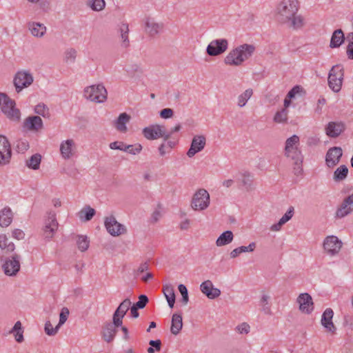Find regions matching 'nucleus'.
Returning <instances> with one entry per match:
<instances>
[{
  "instance_id": "nucleus-1",
  "label": "nucleus",
  "mask_w": 353,
  "mask_h": 353,
  "mask_svg": "<svg viewBox=\"0 0 353 353\" xmlns=\"http://www.w3.org/2000/svg\"><path fill=\"white\" fill-rule=\"evenodd\" d=\"M299 8V0H281L276 10L277 20L294 30L302 29L305 26V19L298 14Z\"/></svg>"
},
{
  "instance_id": "nucleus-2",
  "label": "nucleus",
  "mask_w": 353,
  "mask_h": 353,
  "mask_svg": "<svg viewBox=\"0 0 353 353\" xmlns=\"http://www.w3.org/2000/svg\"><path fill=\"white\" fill-rule=\"evenodd\" d=\"M255 47L253 45H239L228 52L224 58V63L230 66H240L253 55Z\"/></svg>"
},
{
  "instance_id": "nucleus-3",
  "label": "nucleus",
  "mask_w": 353,
  "mask_h": 353,
  "mask_svg": "<svg viewBox=\"0 0 353 353\" xmlns=\"http://www.w3.org/2000/svg\"><path fill=\"white\" fill-rule=\"evenodd\" d=\"M299 137L294 134L288 138L285 143L284 154L285 156L299 165L303 162V155L299 148Z\"/></svg>"
},
{
  "instance_id": "nucleus-4",
  "label": "nucleus",
  "mask_w": 353,
  "mask_h": 353,
  "mask_svg": "<svg viewBox=\"0 0 353 353\" xmlns=\"http://www.w3.org/2000/svg\"><path fill=\"white\" fill-rule=\"evenodd\" d=\"M83 97L92 102L102 103L107 100L108 92L102 83L92 85L85 88Z\"/></svg>"
},
{
  "instance_id": "nucleus-5",
  "label": "nucleus",
  "mask_w": 353,
  "mask_h": 353,
  "mask_svg": "<svg viewBox=\"0 0 353 353\" xmlns=\"http://www.w3.org/2000/svg\"><path fill=\"white\" fill-rule=\"evenodd\" d=\"M0 108L9 119L18 121L20 119V110L16 108L15 101L5 93H0Z\"/></svg>"
},
{
  "instance_id": "nucleus-6",
  "label": "nucleus",
  "mask_w": 353,
  "mask_h": 353,
  "mask_svg": "<svg viewBox=\"0 0 353 353\" xmlns=\"http://www.w3.org/2000/svg\"><path fill=\"white\" fill-rule=\"evenodd\" d=\"M210 204L209 192L204 188L198 189L193 194L190 206L194 211H203L206 210Z\"/></svg>"
},
{
  "instance_id": "nucleus-7",
  "label": "nucleus",
  "mask_w": 353,
  "mask_h": 353,
  "mask_svg": "<svg viewBox=\"0 0 353 353\" xmlns=\"http://www.w3.org/2000/svg\"><path fill=\"white\" fill-rule=\"evenodd\" d=\"M142 134L144 138L149 141L161 138L163 139V141H167L170 138V133H168L165 127L160 124H152L143 128Z\"/></svg>"
},
{
  "instance_id": "nucleus-8",
  "label": "nucleus",
  "mask_w": 353,
  "mask_h": 353,
  "mask_svg": "<svg viewBox=\"0 0 353 353\" xmlns=\"http://www.w3.org/2000/svg\"><path fill=\"white\" fill-rule=\"evenodd\" d=\"M344 72L341 65H334L328 74V85L334 92H339L342 87Z\"/></svg>"
},
{
  "instance_id": "nucleus-9",
  "label": "nucleus",
  "mask_w": 353,
  "mask_h": 353,
  "mask_svg": "<svg viewBox=\"0 0 353 353\" xmlns=\"http://www.w3.org/2000/svg\"><path fill=\"white\" fill-rule=\"evenodd\" d=\"M78 146L73 139H67L61 141L59 153L62 159L71 160L77 156Z\"/></svg>"
},
{
  "instance_id": "nucleus-10",
  "label": "nucleus",
  "mask_w": 353,
  "mask_h": 353,
  "mask_svg": "<svg viewBox=\"0 0 353 353\" xmlns=\"http://www.w3.org/2000/svg\"><path fill=\"white\" fill-rule=\"evenodd\" d=\"M34 81L32 74L27 70L18 71L13 79L16 91L19 93L23 88L29 87Z\"/></svg>"
},
{
  "instance_id": "nucleus-11",
  "label": "nucleus",
  "mask_w": 353,
  "mask_h": 353,
  "mask_svg": "<svg viewBox=\"0 0 353 353\" xmlns=\"http://www.w3.org/2000/svg\"><path fill=\"white\" fill-rule=\"evenodd\" d=\"M229 42L226 39H216L211 41L206 48V53L211 57L223 54L228 48Z\"/></svg>"
},
{
  "instance_id": "nucleus-12",
  "label": "nucleus",
  "mask_w": 353,
  "mask_h": 353,
  "mask_svg": "<svg viewBox=\"0 0 353 353\" xmlns=\"http://www.w3.org/2000/svg\"><path fill=\"white\" fill-rule=\"evenodd\" d=\"M342 245V241L337 236L334 235L325 237L323 243L325 252L330 256L338 254Z\"/></svg>"
},
{
  "instance_id": "nucleus-13",
  "label": "nucleus",
  "mask_w": 353,
  "mask_h": 353,
  "mask_svg": "<svg viewBox=\"0 0 353 353\" xmlns=\"http://www.w3.org/2000/svg\"><path fill=\"white\" fill-rule=\"evenodd\" d=\"M104 225L108 232L113 236H119L126 232L125 225L119 223L114 216L105 217Z\"/></svg>"
},
{
  "instance_id": "nucleus-14",
  "label": "nucleus",
  "mask_w": 353,
  "mask_h": 353,
  "mask_svg": "<svg viewBox=\"0 0 353 353\" xmlns=\"http://www.w3.org/2000/svg\"><path fill=\"white\" fill-rule=\"evenodd\" d=\"M12 157L10 144L8 139L0 135V167L8 164Z\"/></svg>"
},
{
  "instance_id": "nucleus-15",
  "label": "nucleus",
  "mask_w": 353,
  "mask_h": 353,
  "mask_svg": "<svg viewBox=\"0 0 353 353\" xmlns=\"http://www.w3.org/2000/svg\"><path fill=\"white\" fill-rule=\"evenodd\" d=\"M20 257L15 254L11 258L5 260L2 268L6 275L15 276L20 270Z\"/></svg>"
},
{
  "instance_id": "nucleus-16",
  "label": "nucleus",
  "mask_w": 353,
  "mask_h": 353,
  "mask_svg": "<svg viewBox=\"0 0 353 353\" xmlns=\"http://www.w3.org/2000/svg\"><path fill=\"white\" fill-rule=\"evenodd\" d=\"M353 212V193L345 197L337 208L335 218L343 219Z\"/></svg>"
},
{
  "instance_id": "nucleus-17",
  "label": "nucleus",
  "mask_w": 353,
  "mask_h": 353,
  "mask_svg": "<svg viewBox=\"0 0 353 353\" xmlns=\"http://www.w3.org/2000/svg\"><path fill=\"white\" fill-rule=\"evenodd\" d=\"M343 156V150L341 147L330 148L325 155V165L329 168L336 166Z\"/></svg>"
},
{
  "instance_id": "nucleus-18",
  "label": "nucleus",
  "mask_w": 353,
  "mask_h": 353,
  "mask_svg": "<svg viewBox=\"0 0 353 353\" xmlns=\"http://www.w3.org/2000/svg\"><path fill=\"white\" fill-rule=\"evenodd\" d=\"M296 302L299 310L304 314H309L314 310L312 298L308 293H301L296 299Z\"/></svg>"
},
{
  "instance_id": "nucleus-19",
  "label": "nucleus",
  "mask_w": 353,
  "mask_h": 353,
  "mask_svg": "<svg viewBox=\"0 0 353 353\" xmlns=\"http://www.w3.org/2000/svg\"><path fill=\"white\" fill-rule=\"evenodd\" d=\"M206 144V139L203 135H196L193 137L190 148L187 152V156L193 157L196 153L202 151Z\"/></svg>"
},
{
  "instance_id": "nucleus-20",
  "label": "nucleus",
  "mask_w": 353,
  "mask_h": 353,
  "mask_svg": "<svg viewBox=\"0 0 353 353\" xmlns=\"http://www.w3.org/2000/svg\"><path fill=\"white\" fill-rule=\"evenodd\" d=\"M333 316V310L331 308L325 309L321 316V323L327 332L334 334L336 327L332 321Z\"/></svg>"
},
{
  "instance_id": "nucleus-21",
  "label": "nucleus",
  "mask_w": 353,
  "mask_h": 353,
  "mask_svg": "<svg viewBox=\"0 0 353 353\" xmlns=\"http://www.w3.org/2000/svg\"><path fill=\"white\" fill-rule=\"evenodd\" d=\"M58 229V223L55 214L50 213L45 221L43 232L46 238L51 239Z\"/></svg>"
},
{
  "instance_id": "nucleus-22",
  "label": "nucleus",
  "mask_w": 353,
  "mask_h": 353,
  "mask_svg": "<svg viewBox=\"0 0 353 353\" xmlns=\"http://www.w3.org/2000/svg\"><path fill=\"white\" fill-rule=\"evenodd\" d=\"M200 290L210 299H214L221 295V290L215 288L212 282L206 280L200 285Z\"/></svg>"
},
{
  "instance_id": "nucleus-23",
  "label": "nucleus",
  "mask_w": 353,
  "mask_h": 353,
  "mask_svg": "<svg viewBox=\"0 0 353 353\" xmlns=\"http://www.w3.org/2000/svg\"><path fill=\"white\" fill-rule=\"evenodd\" d=\"M143 21L145 30L150 36L154 37L158 34L163 28V24L157 22L154 18L145 17Z\"/></svg>"
},
{
  "instance_id": "nucleus-24",
  "label": "nucleus",
  "mask_w": 353,
  "mask_h": 353,
  "mask_svg": "<svg viewBox=\"0 0 353 353\" xmlns=\"http://www.w3.org/2000/svg\"><path fill=\"white\" fill-rule=\"evenodd\" d=\"M345 129L344 123L341 121H330L325 126V134L331 138L338 137Z\"/></svg>"
},
{
  "instance_id": "nucleus-25",
  "label": "nucleus",
  "mask_w": 353,
  "mask_h": 353,
  "mask_svg": "<svg viewBox=\"0 0 353 353\" xmlns=\"http://www.w3.org/2000/svg\"><path fill=\"white\" fill-rule=\"evenodd\" d=\"M131 301L129 299H125L122 303H120L116 311L113 314V321L117 325H122L123 318L124 317L126 312L130 309Z\"/></svg>"
},
{
  "instance_id": "nucleus-26",
  "label": "nucleus",
  "mask_w": 353,
  "mask_h": 353,
  "mask_svg": "<svg viewBox=\"0 0 353 353\" xmlns=\"http://www.w3.org/2000/svg\"><path fill=\"white\" fill-rule=\"evenodd\" d=\"M122 325H117L114 321L112 323H106L102 330V337L107 343H111L114 341L117 330V328Z\"/></svg>"
},
{
  "instance_id": "nucleus-27",
  "label": "nucleus",
  "mask_w": 353,
  "mask_h": 353,
  "mask_svg": "<svg viewBox=\"0 0 353 353\" xmlns=\"http://www.w3.org/2000/svg\"><path fill=\"white\" fill-rule=\"evenodd\" d=\"M294 214V208L293 206H290L288 209L287 212L284 214V215L279 219V221L270 226V230L272 232L280 231L282 228V226L293 217Z\"/></svg>"
},
{
  "instance_id": "nucleus-28",
  "label": "nucleus",
  "mask_w": 353,
  "mask_h": 353,
  "mask_svg": "<svg viewBox=\"0 0 353 353\" xmlns=\"http://www.w3.org/2000/svg\"><path fill=\"white\" fill-rule=\"evenodd\" d=\"M13 212L11 208L6 206L0 210V226L2 228L8 227L13 220Z\"/></svg>"
},
{
  "instance_id": "nucleus-29",
  "label": "nucleus",
  "mask_w": 353,
  "mask_h": 353,
  "mask_svg": "<svg viewBox=\"0 0 353 353\" xmlns=\"http://www.w3.org/2000/svg\"><path fill=\"white\" fill-rule=\"evenodd\" d=\"M259 306L260 307L261 311L267 315H272L271 308V296L265 292H262L259 301Z\"/></svg>"
},
{
  "instance_id": "nucleus-30",
  "label": "nucleus",
  "mask_w": 353,
  "mask_h": 353,
  "mask_svg": "<svg viewBox=\"0 0 353 353\" xmlns=\"http://www.w3.org/2000/svg\"><path fill=\"white\" fill-rule=\"evenodd\" d=\"M28 28L31 34L35 37L41 38L46 33V27L41 23L30 22L28 23Z\"/></svg>"
},
{
  "instance_id": "nucleus-31",
  "label": "nucleus",
  "mask_w": 353,
  "mask_h": 353,
  "mask_svg": "<svg viewBox=\"0 0 353 353\" xmlns=\"http://www.w3.org/2000/svg\"><path fill=\"white\" fill-rule=\"evenodd\" d=\"M24 126L28 130H39L43 126V121L38 116L29 117L25 120Z\"/></svg>"
},
{
  "instance_id": "nucleus-32",
  "label": "nucleus",
  "mask_w": 353,
  "mask_h": 353,
  "mask_svg": "<svg viewBox=\"0 0 353 353\" xmlns=\"http://www.w3.org/2000/svg\"><path fill=\"white\" fill-rule=\"evenodd\" d=\"M130 117L127 113L123 112L119 114L117 119L115 121V128L121 132H125L127 131L126 124L130 121Z\"/></svg>"
},
{
  "instance_id": "nucleus-33",
  "label": "nucleus",
  "mask_w": 353,
  "mask_h": 353,
  "mask_svg": "<svg viewBox=\"0 0 353 353\" xmlns=\"http://www.w3.org/2000/svg\"><path fill=\"white\" fill-rule=\"evenodd\" d=\"M183 327V320L181 314H174L172 316L170 332L174 335H177Z\"/></svg>"
},
{
  "instance_id": "nucleus-34",
  "label": "nucleus",
  "mask_w": 353,
  "mask_h": 353,
  "mask_svg": "<svg viewBox=\"0 0 353 353\" xmlns=\"http://www.w3.org/2000/svg\"><path fill=\"white\" fill-rule=\"evenodd\" d=\"M163 292L165 296L169 307L172 308L175 303V292L174 287L170 284L165 285L163 288Z\"/></svg>"
},
{
  "instance_id": "nucleus-35",
  "label": "nucleus",
  "mask_w": 353,
  "mask_h": 353,
  "mask_svg": "<svg viewBox=\"0 0 353 353\" xmlns=\"http://www.w3.org/2000/svg\"><path fill=\"white\" fill-rule=\"evenodd\" d=\"M234 239V234L232 231L226 230L223 232L216 239V245L222 247L230 244Z\"/></svg>"
},
{
  "instance_id": "nucleus-36",
  "label": "nucleus",
  "mask_w": 353,
  "mask_h": 353,
  "mask_svg": "<svg viewBox=\"0 0 353 353\" xmlns=\"http://www.w3.org/2000/svg\"><path fill=\"white\" fill-rule=\"evenodd\" d=\"M119 32L121 39V46L127 48L129 46L130 41L128 38L129 26L127 23H121L119 25Z\"/></svg>"
},
{
  "instance_id": "nucleus-37",
  "label": "nucleus",
  "mask_w": 353,
  "mask_h": 353,
  "mask_svg": "<svg viewBox=\"0 0 353 353\" xmlns=\"http://www.w3.org/2000/svg\"><path fill=\"white\" fill-rule=\"evenodd\" d=\"M344 34L341 29L335 30L331 37L330 46L332 48L339 47L344 42Z\"/></svg>"
},
{
  "instance_id": "nucleus-38",
  "label": "nucleus",
  "mask_w": 353,
  "mask_h": 353,
  "mask_svg": "<svg viewBox=\"0 0 353 353\" xmlns=\"http://www.w3.org/2000/svg\"><path fill=\"white\" fill-rule=\"evenodd\" d=\"M9 333L13 334L17 342L22 343L24 341L23 329L22 327V324L19 321L14 323Z\"/></svg>"
},
{
  "instance_id": "nucleus-39",
  "label": "nucleus",
  "mask_w": 353,
  "mask_h": 353,
  "mask_svg": "<svg viewBox=\"0 0 353 353\" xmlns=\"http://www.w3.org/2000/svg\"><path fill=\"white\" fill-rule=\"evenodd\" d=\"M0 248L6 252H12L15 249L14 244L10 241L5 234H0Z\"/></svg>"
},
{
  "instance_id": "nucleus-40",
  "label": "nucleus",
  "mask_w": 353,
  "mask_h": 353,
  "mask_svg": "<svg viewBox=\"0 0 353 353\" xmlns=\"http://www.w3.org/2000/svg\"><path fill=\"white\" fill-rule=\"evenodd\" d=\"M95 214V210L90 206H85L79 212V217L82 221H88Z\"/></svg>"
},
{
  "instance_id": "nucleus-41",
  "label": "nucleus",
  "mask_w": 353,
  "mask_h": 353,
  "mask_svg": "<svg viewBox=\"0 0 353 353\" xmlns=\"http://www.w3.org/2000/svg\"><path fill=\"white\" fill-rule=\"evenodd\" d=\"M41 161V156L39 154H34L26 160V166L32 170H38Z\"/></svg>"
},
{
  "instance_id": "nucleus-42",
  "label": "nucleus",
  "mask_w": 353,
  "mask_h": 353,
  "mask_svg": "<svg viewBox=\"0 0 353 353\" xmlns=\"http://www.w3.org/2000/svg\"><path fill=\"white\" fill-rule=\"evenodd\" d=\"M253 94V90L251 88L245 90L243 92L238 96L237 98V105L239 108L244 107L248 103V100L251 98Z\"/></svg>"
},
{
  "instance_id": "nucleus-43",
  "label": "nucleus",
  "mask_w": 353,
  "mask_h": 353,
  "mask_svg": "<svg viewBox=\"0 0 353 353\" xmlns=\"http://www.w3.org/2000/svg\"><path fill=\"white\" fill-rule=\"evenodd\" d=\"M348 174V168L346 165H340L333 174V179L335 181H341L346 179Z\"/></svg>"
},
{
  "instance_id": "nucleus-44",
  "label": "nucleus",
  "mask_w": 353,
  "mask_h": 353,
  "mask_svg": "<svg viewBox=\"0 0 353 353\" xmlns=\"http://www.w3.org/2000/svg\"><path fill=\"white\" fill-rule=\"evenodd\" d=\"M77 56V51L74 48H68L63 53V61L67 64H72L75 62Z\"/></svg>"
},
{
  "instance_id": "nucleus-45",
  "label": "nucleus",
  "mask_w": 353,
  "mask_h": 353,
  "mask_svg": "<svg viewBox=\"0 0 353 353\" xmlns=\"http://www.w3.org/2000/svg\"><path fill=\"white\" fill-rule=\"evenodd\" d=\"M86 5L92 10L100 12L105 7V0H87Z\"/></svg>"
},
{
  "instance_id": "nucleus-46",
  "label": "nucleus",
  "mask_w": 353,
  "mask_h": 353,
  "mask_svg": "<svg viewBox=\"0 0 353 353\" xmlns=\"http://www.w3.org/2000/svg\"><path fill=\"white\" fill-rule=\"evenodd\" d=\"M273 120L276 123H286L288 120V110L285 108H282L281 110L277 111Z\"/></svg>"
},
{
  "instance_id": "nucleus-47",
  "label": "nucleus",
  "mask_w": 353,
  "mask_h": 353,
  "mask_svg": "<svg viewBox=\"0 0 353 353\" xmlns=\"http://www.w3.org/2000/svg\"><path fill=\"white\" fill-rule=\"evenodd\" d=\"M89 240L86 236L79 235L77 239V244L78 248L81 251L84 252L89 248Z\"/></svg>"
},
{
  "instance_id": "nucleus-48",
  "label": "nucleus",
  "mask_w": 353,
  "mask_h": 353,
  "mask_svg": "<svg viewBox=\"0 0 353 353\" xmlns=\"http://www.w3.org/2000/svg\"><path fill=\"white\" fill-rule=\"evenodd\" d=\"M36 114H39L43 117H49L50 112L47 105L43 103H39L34 108Z\"/></svg>"
},
{
  "instance_id": "nucleus-49",
  "label": "nucleus",
  "mask_w": 353,
  "mask_h": 353,
  "mask_svg": "<svg viewBox=\"0 0 353 353\" xmlns=\"http://www.w3.org/2000/svg\"><path fill=\"white\" fill-rule=\"evenodd\" d=\"M179 292L182 296L181 301L183 305H187L189 302L188 292L186 286L183 284H179L178 286Z\"/></svg>"
},
{
  "instance_id": "nucleus-50",
  "label": "nucleus",
  "mask_w": 353,
  "mask_h": 353,
  "mask_svg": "<svg viewBox=\"0 0 353 353\" xmlns=\"http://www.w3.org/2000/svg\"><path fill=\"white\" fill-rule=\"evenodd\" d=\"M59 328L58 325L55 327H53L50 321H47L45 324V332L48 336H54L58 332Z\"/></svg>"
},
{
  "instance_id": "nucleus-51",
  "label": "nucleus",
  "mask_w": 353,
  "mask_h": 353,
  "mask_svg": "<svg viewBox=\"0 0 353 353\" xmlns=\"http://www.w3.org/2000/svg\"><path fill=\"white\" fill-rule=\"evenodd\" d=\"M69 314H70V312L67 307H64L61 309L60 314H59V321L58 323V326L59 327L66 322V321L68 318Z\"/></svg>"
},
{
  "instance_id": "nucleus-52",
  "label": "nucleus",
  "mask_w": 353,
  "mask_h": 353,
  "mask_svg": "<svg viewBox=\"0 0 353 353\" xmlns=\"http://www.w3.org/2000/svg\"><path fill=\"white\" fill-rule=\"evenodd\" d=\"M142 150V145L141 144H137L135 145H126V149L125 152H128V153L135 155L139 154Z\"/></svg>"
},
{
  "instance_id": "nucleus-53",
  "label": "nucleus",
  "mask_w": 353,
  "mask_h": 353,
  "mask_svg": "<svg viewBox=\"0 0 353 353\" xmlns=\"http://www.w3.org/2000/svg\"><path fill=\"white\" fill-rule=\"evenodd\" d=\"M303 91V88L300 85L294 86L287 94V97L290 98L291 100L296 98V97Z\"/></svg>"
},
{
  "instance_id": "nucleus-54",
  "label": "nucleus",
  "mask_w": 353,
  "mask_h": 353,
  "mask_svg": "<svg viewBox=\"0 0 353 353\" xmlns=\"http://www.w3.org/2000/svg\"><path fill=\"white\" fill-rule=\"evenodd\" d=\"M16 147L19 152L23 153L29 148V143L25 139H20L17 141Z\"/></svg>"
},
{
  "instance_id": "nucleus-55",
  "label": "nucleus",
  "mask_w": 353,
  "mask_h": 353,
  "mask_svg": "<svg viewBox=\"0 0 353 353\" xmlns=\"http://www.w3.org/2000/svg\"><path fill=\"white\" fill-rule=\"evenodd\" d=\"M236 331L241 334H248L250 331V326L247 323H242L236 327Z\"/></svg>"
},
{
  "instance_id": "nucleus-56",
  "label": "nucleus",
  "mask_w": 353,
  "mask_h": 353,
  "mask_svg": "<svg viewBox=\"0 0 353 353\" xmlns=\"http://www.w3.org/2000/svg\"><path fill=\"white\" fill-rule=\"evenodd\" d=\"M110 148L112 150L125 151L126 144L121 141H114L110 144Z\"/></svg>"
},
{
  "instance_id": "nucleus-57",
  "label": "nucleus",
  "mask_w": 353,
  "mask_h": 353,
  "mask_svg": "<svg viewBox=\"0 0 353 353\" xmlns=\"http://www.w3.org/2000/svg\"><path fill=\"white\" fill-rule=\"evenodd\" d=\"M148 302V298L147 296L142 294L139 296V301L134 304V305L139 309H142L146 305Z\"/></svg>"
},
{
  "instance_id": "nucleus-58",
  "label": "nucleus",
  "mask_w": 353,
  "mask_h": 353,
  "mask_svg": "<svg viewBox=\"0 0 353 353\" xmlns=\"http://www.w3.org/2000/svg\"><path fill=\"white\" fill-rule=\"evenodd\" d=\"M159 114L162 119H168L173 117L174 112L171 108H164L161 110Z\"/></svg>"
},
{
  "instance_id": "nucleus-59",
  "label": "nucleus",
  "mask_w": 353,
  "mask_h": 353,
  "mask_svg": "<svg viewBox=\"0 0 353 353\" xmlns=\"http://www.w3.org/2000/svg\"><path fill=\"white\" fill-rule=\"evenodd\" d=\"M240 248H241L242 253L253 252L256 248V242L253 241V242L250 243L249 245L247 246L241 245V246H240Z\"/></svg>"
},
{
  "instance_id": "nucleus-60",
  "label": "nucleus",
  "mask_w": 353,
  "mask_h": 353,
  "mask_svg": "<svg viewBox=\"0 0 353 353\" xmlns=\"http://www.w3.org/2000/svg\"><path fill=\"white\" fill-rule=\"evenodd\" d=\"M12 236L15 239L22 240L25 237V233L22 230L17 228L12 230Z\"/></svg>"
},
{
  "instance_id": "nucleus-61",
  "label": "nucleus",
  "mask_w": 353,
  "mask_h": 353,
  "mask_svg": "<svg viewBox=\"0 0 353 353\" xmlns=\"http://www.w3.org/2000/svg\"><path fill=\"white\" fill-rule=\"evenodd\" d=\"M149 345L153 347L157 352H159L161 348V341L160 340H150Z\"/></svg>"
},
{
  "instance_id": "nucleus-62",
  "label": "nucleus",
  "mask_w": 353,
  "mask_h": 353,
  "mask_svg": "<svg viewBox=\"0 0 353 353\" xmlns=\"http://www.w3.org/2000/svg\"><path fill=\"white\" fill-rule=\"evenodd\" d=\"M162 214H163V211L161 209H160V208L156 209L152 214V221L154 222L158 221L160 219V218L161 217Z\"/></svg>"
},
{
  "instance_id": "nucleus-63",
  "label": "nucleus",
  "mask_w": 353,
  "mask_h": 353,
  "mask_svg": "<svg viewBox=\"0 0 353 353\" xmlns=\"http://www.w3.org/2000/svg\"><path fill=\"white\" fill-rule=\"evenodd\" d=\"M165 141H164L159 147L158 150L161 156H164L165 154L169 152L168 149L166 147Z\"/></svg>"
},
{
  "instance_id": "nucleus-64",
  "label": "nucleus",
  "mask_w": 353,
  "mask_h": 353,
  "mask_svg": "<svg viewBox=\"0 0 353 353\" xmlns=\"http://www.w3.org/2000/svg\"><path fill=\"white\" fill-rule=\"evenodd\" d=\"M347 54L349 59H353V41L347 47Z\"/></svg>"
}]
</instances>
